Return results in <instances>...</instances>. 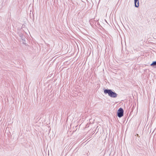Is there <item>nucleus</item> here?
Listing matches in <instances>:
<instances>
[{
    "label": "nucleus",
    "mask_w": 156,
    "mask_h": 156,
    "mask_svg": "<svg viewBox=\"0 0 156 156\" xmlns=\"http://www.w3.org/2000/svg\"><path fill=\"white\" fill-rule=\"evenodd\" d=\"M104 93L106 94H108V96L111 97L115 98L117 97V94L115 92H113L111 90L106 89L104 90Z\"/></svg>",
    "instance_id": "f257e3e1"
},
{
    "label": "nucleus",
    "mask_w": 156,
    "mask_h": 156,
    "mask_svg": "<svg viewBox=\"0 0 156 156\" xmlns=\"http://www.w3.org/2000/svg\"><path fill=\"white\" fill-rule=\"evenodd\" d=\"M124 111L123 109L120 108L118 110L117 112V115L119 118L122 117L123 115Z\"/></svg>",
    "instance_id": "f03ea898"
},
{
    "label": "nucleus",
    "mask_w": 156,
    "mask_h": 156,
    "mask_svg": "<svg viewBox=\"0 0 156 156\" xmlns=\"http://www.w3.org/2000/svg\"><path fill=\"white\" fill-rule=\"evenodd\" d=\"M150 66L154 68H156V61L153 62Z\"/></svg>",
    "instance_id": "7ed1b4c3"
},
{
    "label": "nucleus",
    "mask_w": 156,
    "mask_h": 156,
    "mask_svg": "<svg viewBox=\"0 0 156 156\" xmlns=\"http://www.w3.org/2000/svg\"><path fill=\"white\" fill-rule=\"evenodd\" d=\"M19 36L20 37H21V39L23 40L24 39V36L22 34H20Z\"/></svg>",
    "instance_id": "20e7f679"
},
{
    "label": "nucleus",
    "mask_w": 156,
    "mask_h": 156,
    "mask_svg": "<svg viewBox=\"0 0 156 156\" xmlns=\"http://www.w3.org/2000/svg\"><path fill=\"white\" fill-rule=\"evenodd\" d=\"M134 1H135L137 2V8L139 6V0H134Z\"/></svg>",
    "instance_id": "39448f33"
},
{
    "label": "nucleus",
    "mask_w": 156,
    "mask_h": 156,
    "mask_svg": "<svg viewBox=\"0 0 156 156\" xmlns=\"http://www.w3.org/2000/svg\"><path fill=\"white\" fill-rule=\"evenodd\" d=\"M134 1V4H135V7L137 8V4H136V3H137V2Z\"/></svg>",
    "instance_id": "423d86ee"
}]
</instances>
